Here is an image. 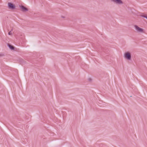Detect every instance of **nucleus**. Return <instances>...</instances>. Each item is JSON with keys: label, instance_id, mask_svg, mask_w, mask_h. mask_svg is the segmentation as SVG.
<instances>
[{"label": "nucleus", "instance_id": "f257e3e1", "mask_svg": "<svg viewBox=\"0 0 147 147\" xmlns=\"http://www.w3.org/2000/svg\"><path fill=\"white\" fill-rule=\"evenodd\" d=\"M134 27L136 31L140 33H143L144 32V30L142 28H140L138 26L134 25Z\"/></svg>", "mask_w": 147, "mask_h": 147}, {"label": "nucleus", "instance_id": "f03ea898", "mask_svg": "<svg viewBox=\"0 0 147 147\" xmlns=\"http://www.w3.org/2000/svg\"><path fill=\"white\" fill-rule=\"evenodd\" d=\"M124 58L128 60H130L131 59V55L129 53L127 52L125 53L124 54Z\"/></svg>", "mask_w": 147, "mask_h": 147}, {"label": "nucleus", "instance_id": "7ed1b4c3", "mask_svg": "<svg viewBox=\"0 0 147 147\" xmlns=\"http://www.w3.org/2000/svg\"><path fill=\"white\" fill-rule=\"evenodd\" d=\"M114 3L116 4L120 5L123 4V2L121 0H111Z\"/></svg>", "mask_w": 147, "mask_h": 147}, {"label": "nucleus", "instance_id": "20e7f679", "mask_svg": "<svg viewBox=\"0 0 147 147\" xmlns=\"http://www.w3.org/2000/svg\"><path fill=\"white\" fill-rule=\"evenodd\" d=\"M8 6L9 8L11 9H14L15 8V6L12 3H8Z\"/></svg>", "mask_w": 147, "mask_h": 147}, {"label": "nucleus", "instance_id": "39448f33", "mask_svg": "<svg viewBox=\"0 0 147 147\" xmlns=\"http://www.w3.org/2000/svg\"><path fill=\"white\" fill-rule=\"evenodd\" d=\"M20 8H21L22 11H27L28 10L25 7L23 6H21L20 7Z\"/></svg>", "mask_w": 147, "mask_h": 147}, {"label": "nucleus", "instance_id": "423d86ee", "mask_svg": "<svg viewBox=\"0 0 147 147\" xmlns=\"http://www.w3.org/2000/svg\"><path fill=\"white\" fill-rule=\"evenodd\" d=\"M140 16H141L142 17H143L144 18H145L147 19V15H145L144 13H142L140 15Z\"/></svg>", "mask_w": 147, "mask_h": 147}, {"label": "nucleus", "instance_id": "0eeeda50", "mask_svg": "<svg viewBox=\"0 0 147 147\" xmlns=\"http://www.w3.org/2000/svg\"><path fill=\"white\" fill-rule=\"evenodd\" d=\"M8 46L9 48L11 50H13L14 49V47L11 45L8 44Z\"/></svg>", "mask_w": 147, "mask_h": 147}, {"label": "nucleus", "instance_id": "6e6552de", "mask_svg": "<svg viewBox=\"0 0 147 147\" xmlns=\"http://www.w3.org/2000/svg\"><path fill=\"white\" fill-rule=\"evenodd\" d=\"M11 31H10L8 33V34L9 35H11V34H12V33H11Z\"/></svg>", "mask_w": 147, "mask_h": 147}, {"label": "nucleus", "instance_id": "1a4fd4ad", "mask_svg": "<svg viewBox=\"0 0 147 147\" xmlns=\"http://www.w3.org/2000/svg\"><path fill=\"white\" fill-rule=\"evenodd\" d=\"M88 80H89L90 81L91 80V79L90 78H89Z\"/></svg>", "mask_w": 147, "mask_h": 147}, {"label": "nucleus", "instance_id": "9d476101", "mask_svg": "<svg viewBox=\"0 0 147 147\" xmlns=\"http://www.w3.org/2000/svg\"><path fill=\"white\" fill-rule=\"evenodd\" d=\"M61 17H62V18H65V17H64V16H61Z\"/></svg>", "mask_w": 147, "mask_h": 147}, {"label": "nucleus", "instance_id": "9b49d317", "mask_svg": "<svg viewBox=\"0 0 147 147\" xmlns=\"http://www.w3.org/2000/svg\"><path fill=\"white\" fill-rule=\"evenodd\" d=\"M12 30H13V29H12L10 31H11H11H12Z\"/></svg>", "mask_w": 147, "mask_h": 147}]
</instances>
